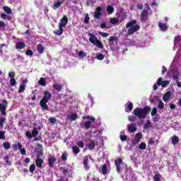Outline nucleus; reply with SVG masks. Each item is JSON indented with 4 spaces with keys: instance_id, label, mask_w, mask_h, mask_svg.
<instances>
[{
    "instance_id": "obj_20",
    "label": "nucleus",
    "mask_w": 181,
    "mask_h": 181,
    "mask_svg": "<svg viewBox=\"0 0 181 181\" xmlns=\"http://www.w3.org/2000/svg\"><path fill=\"white\" fill-rule=\"evenodd\" d=\"M88 148L91 151L95 148V141L94 140H90V143L87 145Z\"/></svg>"
},
{
    "instance_id": "obj_38",
    "label": "nucleus",
    "mask_w": 181,
    "mask_h": 181,
    "mask_svg": "<svg viewBox=\"0 0 181 181\" xmlns=\"http://www.w3.org/2000/svg\"><path fill=\"white\" fill-rule=\"evenodd\" d=\"M107 172H108V168H107V165L104 164L102 168V175H107Z\"/></svg>"
},
{
    "instance_id": "obj_42",
    "label": "nucleus",
    "mask_w": 181,
    "mask_h": 181,
    "mask_svg": "<svg viewBox=\"0 0 181 181\" xmlns=\"http://www.w3.org/2000/svg\"><path fill=\"white\" fill-rule=\"evenodd\" d=\"M139 149H141V151H145V149H146V144L142 142L139 144Z\"/></svg>"
},
{
    "instance_id": "obj_9",
    "label": "nucleus",
    "mask_w": 181,
    "mask_h": 181,
    "mask_svg": "<svg viewBox=\"0 0 181 181\" xmlns=\"http://www.w3.org/2000/svg\"><path fill=\"white\" fill-rule=\"evenodd\" d=\"M169 84H170V81H162V78H158V86H162L163 88H165Z\"/></svg>"
},
{
    "instance_id": "obj_16",
    "label": "nucleus",
    "mask_w": 181,
    "mask_h": 181,
    "mask_svg": "<svg viewBox=\"0 0 181 181\" xmlns=\"http://www.w3.org/2000/svg\"><path fill=\"white\" fill-rule=\"evenodd\" d=\"M25 47H26V44L23 42H18L16 44V49H17V50H21Z\"/></svg>"
},
{
    "instance_id": "obj_23",
    "label": "nucleus",
    "mask_w": 181,
    "mask_h": 181,
    "mask_svg": "<svg viewBox=\"0 0 181 181\" xmlns=\"http://www.w3.org/2000/svg\"><path fill=\"white\" fill-rule=\"evenodd\" d=\"M181 42V36L177 35L174 38V46H177Z\"/></svg>"
},
{
    "instance_id": "obj_27",
    "label": "nucleus",
    "mask_w": 181,
    "mask_h": 181,
    "mask_svg": "<svg viewBox=\"0 0 181 181\" xmlns=\"http://www.w3.org/2000/svg\"><path fill=\"white\" fill-rule=\"evenodd\" d=\"M83 119H88V121H90V122H95V119L93 117L88 116V115H84L82 117Z\"/></svg>"
},
{
    "instance_id": "obj_54",
    "label": "nucleus",
    "mask_w": 181,
    "mask_h": 181,
    "mask_svg": "<svg viewBox=\"0 0 181 181\" xmlns=\"http://www.w3.org/2000/svg\"><path fill=\"white\" fill-rule=\"evenodd\" d=\"M0 139H6V136H5V132L0 131Z\"/></svg>"
},
{
    "instance_id": "obj_6",
    "label": "nucleus",
    "mask_w": 181,
    "mask_h": 181,
    "mask_svg": "<svg viewBox=\"0 0 181 181\" xmlns=\"http://www.w3.org/2000/svg\"><path fill=\"white\" fill-rule=\"evenodd\" d=\"M115 165L116 166V170L117 173H121L122 172V168H121V165H124L122 162V158H119L115 160Z\"/></svg>"
},
{
    "instance_id": "obj_58",
    "label": "nucleus",
    "mask_w": 181,
    "mask_h": 181,
    "mask_svg": "<svg viewBox=\"0 0 181 181\" xmlns=\"http://www.w3.org/2000/svg\"><path fill=\"white\" fill-rule=\"evenodd\" d=\"M30 97H31L32 101H36V94L35 93V91L32 92Z\"/></svg>"
},
{
    "instance_id": "obj_51",
    "label": "nucleus",
    "mask_w": 181,
    "mask_h": 181,
    "mask_svg": "<svg viewBox=\"0 0 181 181\" xmlns=\"http://www.w3.org/2000/svg\"><path fill=\"white\" fill-rule=\"evenodd\" d=\"M25 88H26V86L25 85H20L19 89H18V93H23V90H25Z\"/></svg>"
},
{
    "instance_id": "obj_57",
    "label": "nucleus",
    "mask_w": 181,
    "mask_h": 181,
    "mask_svg": "<svg viewBox=\"0 0 181 181\" xmlns=\"http://www.w3.org/2000/svg\"><path fill=\"white\" fill-rule=\"evenodd\" d=\"M78 55L79 56V57H86V56H87V53L83 52V51H80L78 53Z\"/></svg>"
},
{
    "instance_id": "obj_15",
    "label": "nucleus",
    "mask_w": 181,
    "mask_h": 181,
    "mask_svg": "<svg viewBox=\"0 0 181 181\" xmlns=\"http://www.w3.org/2000/svg\"><path fill=\"white\" fill-rule=\"evenodd\" d=\"M81 127L86 129H90L91 128V121H86L84 123H81Z\"/></svg>"
},
{
    "instance_id": "obj_31",
    "label": "nucleus",
    "mask_w": 181,
    "mask_h": 181,
    "mask_svg": "<svg viewBox=\"0 0 181 181\" xmlns=\"http://www.w3.org/2000/svg\"><path fill=\"white\" fill-rule=\"evenodd\" d=\"M3 146L6 151H8V149H11V143L4 142L3 143Z\"/></svg>"
},
{
    "instance_id": "obj_14",
    "label": "nucleus",
    "mask_w": 181,
    "mask_h": 181,
    "mask_svg": "<svg viewBox=\"0 0 181 181\" xmlns=\"http://www.w3.org/2000/svg\"><path fill=\"white\" fill-rule=\"evenodd\" d=\"M57 160V159H56V158H54L53 156H50L49 158H48L49 168H54V163H56Z\"/></svg>"
},
{
    "instance_id": "obj_12",
    "label": "nucleus",
    "mask_w": 181,
    "mask_h": 181,
    "mask_svg": "<svg viewBox=\"0 0 181 181\" xmlns=\"http://www.w3.org/2000/svg\"><path fill=\"white\" fill-rule=\"evenodd\" d=\"M83 163L85 170H88L90 169V164H88V156L83 157Z\"/></svg>"
},
{
    "instance_id": "obj_63",
    "label": "nucleus",
    "mask_w": 181,
    "mask_h": 181,
    "mask_svg": "<svg viewBox=\"0 0 181 181\" xmlns=\"http://www.w3.org/2000/svg\"><path fill=\"white\" fill-rule=\"evenodd\" d=\"M40 156H43V150L37 153V158H40Z\"/></svg>"
},
{
    "instance_id": "obj_55",
    "label": "nucleus",
    "mask_w": 181,
    "mask_h": 181,
    "mask_svg": "<svg viewBox=\"0 0 181 181\" xmlns=\"http://www.w3.org/2000/svg\"><path fill=\"white\" fill-rule=\"evenodd\" d=\"M96 59H98V60H104V54L101 53L98 54Z\"/></svg>"
},
{
    "instance_id": "obj_8",
    "label": "nucleus",
    "mask_w": 181,
    "mask_h": 181,
    "mask_svg": "<svg viewBox=\"0 0 181 181\" xmlns=\"http://www.w3.org/2000/svg\"><path fill=\"white\" fill-rule=\"evenodd\" d=\"M148 16H149V13L148 12V10H143L140 16L141 21L146 22V21H148Z\"/></svg>"
},
{
    "instance_id": "obj_22",
    "label": "nucleus",
    "mask_w": 181,
    "mask_h": 181,
    "mask_svg": "<svg viewBox=\"0 0 181 181\" xmlns=\"http://www.w3.org/2000/svg\"><path fill=\"white\" fill-rule=\"evenodd\" d=\"M171 139H172L171 142L173 145H177V144H179V137H177V136H175V135L171 137Z\"/></svg>"
},
{
    "instance_id": "obj_35",
    "label": "nucleus",
    "mask_w": 181,
    "mask_h": 181,
    "mask_svg": "<svg viewBox=\"0 0 181 181\" xmlns=\"http://www.w3.org/2000/svg\"><path fill=\"white\" fill-rule=\"evenodd\" d=\"M41 151H43V146L40 144H38L37 145V148H35V152L37 153V152H40Z\"/></svg>"
},
{
    "instance_id": "obj_17",
    "label": "nucleus",
    "mask_w": 181,
    "mask_h": 181,
    "mask_svg": "<svg viewBox=\"0 0 181 181\" xmlns=\"http://www.w3.org/2000/svg\"><path fill=\"white\" fill-rule=\"evenodd\" d=\"M37 52L39 54H43L45 53V47L42 44H38L37 45Z\"/></svg>"
},
{
    "instance_id": "obj_21",
    "label": "nucleus",
    "mask_w": 181,
    "mask_h": 181,
    "mask_svg": "<svg viewBox=\"0 0 181 181\" xmlns=\"http://www.w3.org/2000/svg\"><path fill=\"white\" fill-rule=\"evenodd\" d=\"M63 27L59 25V30H54V33L57 35V36H61V35H63Z\"/></svg>"
},
{
    "instance_id": "obj_48",
    "label": "nucleus",
    "mask_w": 181,
    "mask_h": 181,
    "mask_svg": "<svg viewBox=\"0 0 181 181\" xmlns=\"http://www.w3.org/2000/svg\"><path fill=\"white\" fill-rule=\"evenodd\" d=\"M26 56H30V57H32L33 56V51L32 49H27L25 51Z\"/></svg>"
},
{
    "instance_id": "obj_62",
    "label": "nucleus",
    "mask_w": 181,
    "mask_h": 181,
    "mask_svg": "<svg viewBox=\"0 0 181 181\" xmlns=\"http://www.w3.org/2000/svg\"><path fill=\"white\" fill-rule=\"evenodd\" d=\"M57 122V119H56V118H54V117L49 118V122L51 124H56Z\"/></svg>"
},
{
    "instance_id": "obj_11",
    "label": "nucleus",
    "mask_w": 181,
    "mask_h": 181,
    "mask_svg": "<svg viewBox=\"0 0 181 181\" xmlns=\"http://www.w3.org/2000/svg\"><path fill=\"white\" fill-rule=\"evenodd\" d=\"M43 163H45V160L40 158H37L35 160V165L37 168H39L40 169H43Z\"/></svg>"
},
{
    "instance_id": "obj_5",
    "label": "nucleus",
    "mask_w": 181,
    "mask_h": 181,
    "mask_svg": "<svg viewBox=\"0 0 181 181\" xmlns=\"http://www.w3.org/2000/svg\"><path fill=\"white\" fill-rule=\"evenodd\" d=\"M8 108V101L6 99L2 100V103H0V112L1 115H6V110Z\"/></svg>"
},
{
    "instance_id": "obj_26",
    "label": "nucleus",
    "mask_w": 181,
    "mask_h": 181,
    "mask_svg": "<svg viewBox=\"0 0 181 181\" xmlns=\"http://www.w3.org/2000/svg\"><path fill=\"white\" fill-rule=\"evenodd\" d=\"M72 151L74 155H78V153H80V148H78L77 146H73Z\"/></svg>"
},
{
    "instance_id": "obj_47",
    "label": "nucleus",
    "mask_w": 181,
    "mask_h": 181,
    "mask_svg": "<svg viewBox=\"0 0 181 181\" xmlns=\"http://www.w3.org/2000/svg\"><path fill=\"white\" fill-rule=\"evenodd\" d=\"M35 170H36V165L35 164H32L29 168V170L30 173H33Z\"/></svg>"
},
{
    "instance_id": "obj_28",
    "label": "nucleus",
    "mask_w": 181,
    "mask_h": 181,
    "mask_svg": "<svg viewBox=\"0 0 181 181\" xmlns=\"http://www.w3.org/2000/svg\"><path fill=\"white\" fill-rule=\"evenodd\" d=\"M63 4L62 1H58L54 2V9H58V8H60L62 5Z\"/></svg>"
},
{
    "instance_id": "obj_46",
    "label": "nucleus",
    "mask_w": 181,
    "mask_h": 181,
    "mask_svg": "<svg viewBox=\"0 0 181 181\" xmlns=\"http://www.w3.org/2000/svg\"><path fill=\"white\" fill-rule=\"evenodd\" d=\"M77 118V113H73L72 115H71L69 119H71V121H76Z\"/></svg>"
},
{
    "instance_id": "obj_45",
    "label": "nucleus",
    "mask_w": 181,
    "mask_h": 181,
    "mask_svg": "<svg viewBox=\"0 0 181 181\" xmlns=\"http://www.w3.org/2000/svg\"><path fill=\"white\" fill-rule=\"evenodd\" d=\"M83 23L86 25H88V23H90V16H88V14L85 15Z\"/></svg>"
},
{
    "instance_id": "obj_50",
    "label": "nucleus",
    "mask_w": 181,
    "mask_h": 181,
    "mask_svg": "<svg viewBox=\"0 0 181 181\" xmlns=\"http://www.w3.org/2000/svg\"><path fill=\"white\" fill-rule=\"evenodd\" d=\"M10 84L12 87H13L14 86H16V80L15 79V78H11L10 79Z\"/></svg>"
},
{
    "instance_id": "obj_34",
    "label": "nucleus",
    "mask_w": 181,
    "mask_h": 181,
    "mask_svg": "<svg viewBox=\"0 0 181 181\" xmlns=\"http://www.w3.org/2000/svg\"><path fill=\"white\" fill-rule=\"evenodd\" d=\"M158 26L161 30H166L168 29V27L166 26V24L162 23H158Z\"/></svg>"
},
{
    "instance_id": "obj_39",
    "label": "nucleus",
    "mask_w": 181,
    "mask_h": 181,
    "mask_svg": "<svg viewBox=\"0 0 181 181\" xmlns=\"http://www.w3.org/2000/svg\"><path fill=\"white\" fill-rule=\"evenodd\" d=\"M4 160H5L6 165H8V166H11L12 165V162L9 161V156H4Z\"/></svg>"
},
{
    "instance_id": "obj_52",
    "label": "nucleus",
    "mask_w": 181,
    "mask_h": 181,
    "mask_svg": "<svg viewBox=\"0 0 181 181\" xmlns=\"http://www.w3.org/2000/svg\"><path fill=\"white\" fill-rule=\"evenodd\" d=\"M31 134L34 137L37 136L39 135V132L37 131V129H33Z\"/></svg>"
},
{
    "instance_id": "obj_41",
    "label": "nucleus",
    "mask_w": 181,
    "mask_h": 181,
    "mask_svg": "<svg viewBox=\"0 0 181 181\" xmlns=\"http://www.w3.org/2000/svg\"><path fill=\"white\" fill-rule=\"evenodd\" d=\"M67 156H69V155L67 154V152H64L62 155V160H63L64 162H66V160H67Z\"/></svg>"
},
{
    "instance_id": "obj_18",
    "label": "nucleus",
    "mask_w": 181,
    "mask_h": 181,
    "mask_svg": "<svg viewBox=\"0 0 181 181\" xmlns=\"http://www.w3.org/2000/svg\"><path fill=\"white\" fill-rule=\"evenodd\" d=\"M170 97H172V93L170 91H168L166 93H165L163 96V101H169Z\"/></svg>"
},
{
    "instance_id": "obj_33",
    "label": "nucleus",
    "mask_w": 181,
    "mask_h": 181,
    "mask_svg": "<svg viewBox=\"0 0 181 181\" xmlns=\"http://www.w3.org/2000/svg\"><path fill=\"white\" fill-rule=\"evenodd\" d=\"M153 179L154 181H160V179H162V175L160 174H156Z\"/></svg>"
},
{
    "instance_id": "obj_19",
    "label": "nucleus",
    "mask_w": 181,
    "mask_h": 181,
    "mask_svg": "<svg viewBox=\"0 0 181 181\" xmlns=\"http://www.w3.org/2000/svg\"><path fill=\"white\" fill-rule=\"evenodd\" d=\"M173 78L175 81H179V71L176 70H173Z\"/></svg>"
},
{
    "instance_id": "obj_53",
    "label": "nucleus",
    "mask_w": 181,
    "mask_h": 181,
    "mask_svg": "<svg viewBox=\"0 0 181 181\" xmlns=\"http://www.w3.org/2000/svg\"><path fill=\"white\" fill-rule=\"evenodd\" d=\"M5 121H6V118H5V117H1L0 119V127L1 128H4V122H5Z\"/></svg>"
},
{
    "instance_id": "obj_13",
    "label": "nucleus",
    "mask_w": 181,
    "mask_h": 181,
    "mask_svg": "<svg viewBox=\"0 0 181 181\" xmlns=\"http://www.w3.org/2000/svg\"><path fill=\"white\" fill-rule=\"evenodd\" d=\"M127 129L129 132H136V123H132L127 126Z\"/></svg>"
},
{
    "instance_id": "obj_64",
    "label": "nucleus",
    "mask_w": 181,
    "mask_h": 181,
    "mask_svg": "<svg viewBox=\"0 0 181 181\" xmlns=\"http://www.w3.org/2000/svg\"><path fill=\"white\" fill-rule=\"evenodd\" d=\"M127 136H125V135H120V139H121V141H127Z\"/></svg>"
},
{
    "instance_id": "obj_60",
    "label": "nucleus",
    "mask_w": 181,
    "mask_h": 181,
    "mask_svg": "<svg viewBox=\"0 0 181 181\" xmlns=\"http://www.w3.org/2000/svg\"><path fill=\"white\" fill-rule=\"evenodd\" d=\"M157 112H158V110H156V107H153L151 111V117H155Z\"/></svg>"
},
{
    "instance_id": "obj_4",
    "label": "nucleus",
    "mask_w": 181,
    "mask_h": 181,
    "mask_svg": "<svg viewBox=\"0 0 181 181\" xmlns=\"http://www.w3.org/2000/svg\"><path fill=\"white\" fill-rule=\"evenodd\" d=\"M89 42L92 43V45H94L98 47V49H104V45H103V42L100 41V40L97 39V37L94 35L93 33H88Z\"/></svg>"
},
{
    "instance_id": "obj_1",
    "label": "nucleus",
    "mask_w": 181,
    "mask_h": 181,
    "mask_svg": "<svg viewBox=\"0 0 181 181\" xmlns=\"http://www.w3.org/2000/svg\"><path fill=\"white\" fill-rule=\"evenodd\" d=\"M149 112H151V107L149 106H145L143 108L136 107L133 110V114L139 119L146 118Z\"/></svg>"
},
{
    "instance_id": "obj_59",
    "label": "nucleus",
    "mask_w": 181,
    "mask_h": 181,
    "mask_svg": "<svg viewBox=\"0 0 181 181\" xmlns=\"http://www.w3.org/2000/svg\"><path fill=\"white\" fill-rule=\"evenodd\" d=\"M26 137L28 138L29 139H32L33 138V136L30 132H25Z\"/></svg>"
},
{
    "instance_id": "obj_61",
    "label": "nucleus",
    "mask_w": 181,
    "mask_h": 181,
    "mask_svg": "<svg viewBox=\"0 0 181 181\" xmlns=\"http://www.w3.org/2000/svg\"><path fill=\"white\" fill-rule=\"evenodd\" d=\"M77 145L79 148H84V141H80L77 143Z\"/></svg>"
},
{
    "instance_id": "obj_24",
    "label": "nucleus",
    "mask_w": 181,
    "mask_h": 181,
    "mask_svg": "<svg viewBox=\"0 0 181 181\" xmlns=\"http://www.w3.org/2000/svg\"><path fill=\"white\" fill-rule=\"evenodd\" d=\"M134 109V104L131 102H128L127 103V109H126V112H131Z\"/></svg>"
},
{
    "instance_id": "obj_32",
    "label": "nucleus",
    "mask_w": 181,
    "mask_h": 181,
    "mask_svg": "<svg viewBox=\"0 0 181 181\" xmlns=\"http://www.w3.org/2000/svg\"><path fill=\"white\" fill-rule=\"evenodd\" d=\"M3 10L4 11V12H6V13H8V14L12 13V10H11V8H9L8 6H4Z\"/></svg>"
},
{
    "instance_id": "obj_56",
    "label": "nucleus",
    "mask_w": 181,
    "mask_h": 181,
    "mask_svg": "<svg viewBox=\"0 0 181 181\" xmlns=\"http://www.w3.org/2000/svg\"><path fill=\"white\" fill-rule=\"evenodd\" d=\"M98 35H100V36H102V37H108V33H104V32L100 31V32L98 33Z\"/></svg>"
},
{
    "instance_id": "obj_25",
    "label": "nucleus",
    "mask_w": 181,
    "mask_h": 181,
    "mask_svg": "<svg viewBox=\"0 0 181 181\" xmlns=\"http://www.w3.org/2000/svg\"><path fill=\"white\" fill-rule=\"evenodd\" d=\"M62 88H63V86H62L59 83H54L53 85V89L56 90L57 91H62Z\"/></svg>"
},
{
    "instance_id": "obj_3",
    "label": "nucleus",
    "mask_w": 181,
    "mask_h": 181,
    "mask_svg": "<svg viewBox=\"0 0 181 181\" xmlns=\"http://www.w3.org/2000/svg\"><path fill=\"white\" fill-rule=\"evenodd\" d=\"M136 20H133L130 22H129L127 25H126V28H129L127 31V34L131 35H134L135 33V32H138V30H139V29H141V26H139V25H136Z\"/></svg>"
},
{
    "instance_id": "obj_40",
    "label": "nucleus",
    "mask_w": 181,
    "mask_h": 181,
    "mask_svg": "<svg viewBox=\"0 0 181 181\" xmlns=\"http://www.w3.org/2000/svg\"><path fill=\"white\" fill-rule=\"evenodd\" d=\"M118 40V37L115 36H110L109 38V43H114V42H117Z\"/></svg>"
},
{
    "instance_id": "obj_7",
    "label": "nucleus",
    "mask_w": 181,
    "mask_h": 181,
    "mask_svg": "<svg viewBox=\"0 0 181 181\" xmlns=\"http://www.w3.org/2000/svg\"><path fill=\"white\" fill-rule=\"evenodd\" d=\"M101 15H103V8L98 6L94 12V18L100 19V18H101Z\"/></svg>"
},
{
    "instance_id": "obj_10",
    "label": "nucleus",
    "mask_w": 181,
    "mask_h": 181,
    "mask_svg": "<svg viewBox=\"0 0 181 181\" xmlns=\"http://www.w3.org/2000/svg\"><path fill=\"white\" fill-rule=\"evenodd\" d=\"M69 23V18L66 16H64L60 21V23L59 24V26L62 28H66V25Z\"/></svg>"
},
{
    "instance_id": "obj_43",
    "label": "nucleus",
    "mask_w": 181,
    "mask_h": 181,
    "mask_svg": "<svg viewBox=\"0 0 181 181\" xmlns=\"http://www.w3.org/2000/svg\"><path fill=\"white\" fill-rule=\"evenodd\" d=\"M38 83L40 86H46V80L45 79V78H40Z\"/></svg>"
},
{
    "instance_id": "obj_49",
    "label": "nucleus",
    "mask_w": 181,
    "mask_h": 181,
    "mask_svg": "<svg viewBox=\"0 0 181 181\" xmlns=\"http://www.w3.org/2000/svg\"><path fill=\"white\" fill-rule=\"evenodd\" d=\"M141 138H142V133H137L135 135L134 140L135 141H139V139H141Z\"/></svg>"
},
{
    "instance_id": "obj_36",
    "label": "nucleus",
    "mask_w": 181,
    "mask_h": 181,
    "mask_svg": "<svg viewBox=\"0 0 181 181\" xmlns=\"http://www.w3.org/2000/svg\"><path fill=\"white\" fill-rule=\"evenodd\" d=\"M1 18L5 21L6 19H7L8 21H11V16L6 15V13H3L1 14Z\"/></svg>"
},
{
    "instance_id": "obj_30",
    "label": "nucleus",
    "mask_w": 181,
    "mask_h": 181,
    "mask_svg": "<svg viewBox=\"0 0 181 181\" xmlns=\"http://www.w3.org/2000/svg\"><path fill=\"white\" fill-rule=\"evenodd\" d=\"M119 22V19L117 18H110V23L112 25H117Z\"/></svg>"
},
{
    "instance_id": "obj_29",
    "label": "nucleus",
    "mask_w": 181,
    "mask_h": 181,
    "mask_svg": "<svg viewBox=\"0 0 181 181\" xmlns=\"http://www.w3.org/2000/svg\"><path fill=\"white\" fill-rule=\"evenodd\" d=\"M115 8L112 6H108L107 7V12L108 15H112V13H114Z\"/></svg>"
},
{
    "instance_id": "obj_44",
    "label": "nucleus",
    "mask_w": 181,
    "mask_h": 181,
    "mask_svg": "<svg viewBox=\"0 0 181 181\" xmlns=\"http://www.w3.org/2000/svg\"><path fill=\"white\" fill-rule=\"evenodd\" d=\"M164 107H165V104L163 103V102L162 100H160L158 103V109L163 110Z\"/></svg>"
},
{
    "instance_id": "obj_37",
    "label": "nucleus",
    "mask_w": 181,
    "mask_h": 181,
    "mask_svg": "<svg viewBox=\"0 0 181 181\" xmlns=\"http://www.w3.org/2000/svg\"><path fill=\"white\" fill-rule=\"evenodd\" d=\"M151 124L152 123L151 122V120H147L146 123L144 126V129H149V128L151 127Z\"/></svg>"
},
{
    "instance_id": "obj_2",
    "label": "nucleus",
    "mask_w": 181,
    "mask_h": 181,
    "mask_svg": "<svg viewBox=\"0 0 181 181\" xmlns=\"http://www.w3.org/2000/svg\"><path fill=\"white\" fill-rule=\"evenodd\" d=\"M52 100V93L48 90H45L44 92V97L40 101V105L42 110V111L49 110V105H47V103Z\"/></svg>"
}]
</instances>
